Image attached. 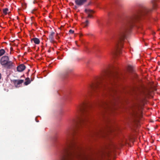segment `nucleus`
<instances>
[{
	"label": "nucleus",
	"instance_id": "nucleus-1",
	"mask_svg": "<svg viewBox=\"0 0 160 160\" xmlns=\"http://www.w3.org/2000/svg\"><path fill=\"white\" fill-rule=\"evenodd\" d=\"M120 74L116 70L108 68L102 70L101 76L88 86L87 93L90 95L98 94L101 92L102 98L96 103L102 110V113L116 104L118 99L116 90L112 88Z\"/></svg>",
	"mask_w": 160,
	"mask_h": 160
},
{
	"label": "nucleus",
	"instance_id": "nucleus-2",
	"mask_svg": "<svg viewBox=\"0 0 160 160\" xmlns=\"http://www.w3.org/2000/svg\"><path fill=\"white\" fill-rule=\"evenodd\" d=\"M157 0H152V8H144L138 14H135L133 15L125 18L123 20L122 26L120 30L118 38L117 40L115 48L113 54L117 55L121 53V48H122L123 41L126 38V36L130 31L133 23L141 16L149 15L152 12V9H155L157 7Z\"/></svg>",
	"mask_w": 160,
	"mask_h": 160
},
{
	"label": "nucleus",
	"instance_id": "nucleus-3",
	"mask_svg": "<svg viewBox=\"0 0 160 160\" xmlns=\"http://www.w3.org/2000/svg\"><path fill=\"white\" fill-rule=\"evenodd\" d=\"M86 158L80 147H62L59 160H85Z\"/></svg>",
	"mask_w": 160,
	"mask_h": 160
},
{
	"label": "nucleus",
	"instance_id": "nucleus-4",
	"mask_svg": "<svg viewBox=\"0 0 160 160\" xmlns=\"http://www.w3.org/2000/svg\"><path fill=\"white\" fill-rule=\"evenodd\" d=\"M138 95L141 100L143 102L146 98L148 97L150 95L151 91L149 88L144 87H142L140 89H137Z\"/></svg>",
	"mask_w": 160,
	"mask_h": 160
},
{
	"label": "nucleus",
	"instance_id": "nucleus-5",
	"mask_svg": "<svg viewBox=\"0 0 160 160\" xmlns=\"http://www.w3.org/2000/svg\"><path fill=\"white\" fill-rule=\"evenodd\" d=\"M1 64L8 69H11L15 67V64L12 61L9 60L8 56H4L2 57L0 60Z\"/></svg>",
	"mask_w": 160,
	"mask_h": 160
},
{
	"label": "nucleus",
	"instance_id": "nucleus-6",
	"mask_svg": "<svg viewBox=\"0 0 160 160\" xmlns=\"http://www.w3.org/2000/svg\"><path fill=\"white\" fill-rule=\"evenodd\" d=\"M132 115L134 118V121H136L137 120H135V118H140L141 117V111L139 110L138 109L134 111Z\"/></svg>",
	"mask_w": 160,
	"mask_h": 160
},
{
	"label": "nucleus",
	"instance_id": "nucleus-7",
	"mask_svg": "<svg viewBox=\"0 0 160 160\" xmlns=\"http://www.w3.org/2000/svg\"><path fill=\"white\" fill-rule=\"evenodd\" d=\"M12 82L14 84L17 86H18L19 85L22 83L24 80H15L13 79L12 80Z\"/></svg>",
	"mask_w": 160,
	"mask_h": 160
},
{
	"label": "nucleus",
	"instance_id": "nucleus-8",
	"mask_svg": "<svg viewBox=\"0 0 160 160\" xmlns=\"http://www.w3.org/2000/svg\"><path fill=\"white\" fill-rule=\"evenodd\" d=\"M25 68V66L23 64H21L17 67V70L19 72H21L24 70Z\"/></svg>",
	"mask_w": 160,
	"mask_h": 160
},
{
	"label": "nucleus",
	"instance_id": "nucleus-9",
	"mask_svg": "<svg viewBox=\"0 0 160 160\" xmlns=\"http://www.w3.org/2000/svg\"><path fill=\"white\" fill-rule=\"evenodd\" d=\"M54 34L55 32L52 31L49 35V39L51 42H54Z\"/></svg>",
	"mask_w": 160,
	"mask_h": 160
},
{
	"label": "nucleus",
	"instance_id": "nucleus-10",
	"mask_svg": "<svg viewBox=\"0 0 160 160\" xmlns=\"http://www.w3.org/2000/svg\"><path fill=\"white\" fill-rule=\"evenodd\" d=\"M76 3L78 5L81 6L83 5L87 0H75Z\"/></svg>",
	"mask_w": 160,
	"mask_h": 160
},
{
	"label": "nucleus",
	"instance_id": "nucleus-11",
	"mask_svg": "<svg viewBox=\"0 0 160 160\" xmlns=\"http://www.w3.org/2000/svg\"><path fill=\"white\" fill-rule=\"evenodd\" d=\"M85 11L88 14V18H92V16L91 14L94 13V12L93 11L91 10L86 9L85 10Z\"/></svg>",
	"mask_w": 160,
	"mask_h": 160
},
{
	"label": "nucleus",
	"instance_id": "nucleus-12",
	"mask_svg": "<svg viewBox=\"0 0 160 160\" xmlns=\"http://www.w3.org/2000/svg\"><path fill=\"white\" fill-rule=\"evenodd\" d=\"M31 41H33L34 43L37 44H39L40 42L39 39L36 38H32Z\"/></svg>",
	"mask_w": 160,
	"mask_h": 160
},
{
	"label": "nucleus",
	"instance_id": "nucleus-13",
	"mask_svg": "<svg viewBox=\"0 0 160 160\" xmlns=\"http://www.w3.org/2000/svg\"><path fill=\"white\" fill-rule=\"evenodd\" d=\"M26 81L24 82V84L26 85H27L30 83L31 81L30 80L29 78H28L26 79Z\"/></svg>",
	"mask_w": 160,
	"mask_h": 160
},
{
	"label": "nucleus",
	"instance_id": "nucleus-14",
	"mask_svg": "<svg viewBox=\"0 0 160 160\" xmlns=\"http://www.w3.org/2000/svg\"><path fill=\"white\" fill-rule=\"evenodd\" d=\"M89 21L88 20H87L85 21V22H83L82 23V25L84 27H87L89 24Z\"/></svg>",
	"mask_w": 160,
	"mask_h": 160
},
{
	"label": "nucleus",
	"instance_id": "nucleus-15",
	"mask_svg": "<svg viewBox=\"0 0 160 160\" xmlns=\"http://www.w3.org/2000/svg\"><path fill=\"white\" fill-rule=\"evenodd\" d=\"M71 71V69H68L65 70L63 74L64 75H67Z\"/></svg>",
	"mask_w": 160,
	"mask_h": 160
},
{
	"label": "nucleus",
	"instance_id": "nucleus-16",
	"mask_svg": "<svg viewBox=\"0 0 160 160\" xmlns=\"http://www.w3.org/2000/svg\"><path fill=\"white\" fill-rule=\"evenodd\" d=\"M5 53V51L2 49L0 50V57L3 55Z\"/></svg>",
	"mask_w": 160,
	"mask_h": 160
},
{
	"label": "nucleus",
	"instance_id": "nucleus-17",
	"mask_svg": "<svg viewBox=\"0 0 160 160\" xmlns=\"http://www.w3.org/2000/svg\"><path fill=\"white\" fill-rule=\"evenodd\" d=\"M8 11V8H5L3 9V12L6 15L7 14V12Z\"/></svg>",
	"mask_w": 160,
	"mask_h": 160
},
{
	"label": "nucleus",
	"instance_id": "nucleus-18",
	"mask_svg": "<svg viewBox=\"0 0 160 160\" xmlns=\"http://www.w3.org/2000/svg\"><path fill=\"white\" fill-rule=\"evenodd\" d=\"M22 6L23 9H26L27 7V4L25 3H22Z\"/></svg>",
	"mask_w": 160,
	"mask_h": 160
},
{
	"label": "nucleus",
	"instance_id": "nucleus-19",
	"mask_svg": "<svg viewBox=\"0 0 160 160\" xmlns=\"http://www.w3.org/2000/svg\"><path fill=\"white\" fill-rule=\"evenodd\" d=\"M69 32L70 33L72 34L74 33V31L73 30H72V29H70L69 30Z\"/></svg>",
	"mask_w": 160,
	"mask_h": 160
},
{
	"label": "nucleus",
	"instance_id": "nucleus-20",
	"mask_svg": "<svg viewBox=\"0 0 160 160\" xmlns=\"http://www.w3.org/2000/svg\"><path fill=\"white\" fill-rule=\"evenodd\" d=\"M75 42L76 44L77 45V46H78V47H79V46L77 44V41H76Z\"/></svg>",
	"mask_w": 160,
	"mask_h": 160
},
{
	"label": "nucleus",
	"instance_id": "nucleus-21",
	"mask_svg": "<svg viewBox=\"0 0 160 160\" xmlns=\"http://www.w3.org/2000/svg\"><path fill=\"white\" fill-rule=\"evenodd\" d=\"M35 10H33V11H32V13H33V11H34Z\"/></svg>",
	"mask_w": 160,
	"mask_h": 160
}]
</instances>
